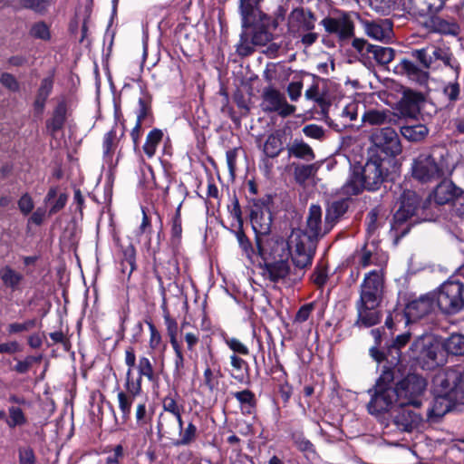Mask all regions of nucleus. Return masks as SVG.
I'll list each match as a JSON object with an SVG mask.
<instances>
[{
	"mask_svg": "<svg viewBox=\"0 0 464 464\" xmlns=\"http://www.w3.org/2000/svg\"><path fill=\"white\" fill-rule=\"evenodd\" d=\"M288 157H295L305 160H313L315 158L312 148L302 140H295L286 146Z\"/></svg>",
	"mask_w": 464,
	"mask_h": 464,
	"instance_id": "2f4dec72",
	"label": "nucleus"
},
{
	"mask_svg": "<svg viewBox=\"0 0 464 464\" xmlns=\"http://www.w3.org/2000/svg\"><path fill=\"white\" fill-rule=\"evenodd\" d=\"M314 14L303 8L294 9L288 16V24L292 31H311L314 28Z\"/></svg>",
	"mask_w": 464,
	"mask_h": 464,
	"instance_id": "412c9836",
	"label": "nucleus"
},
{
	"mask_svg": "<svg viewBox=\"0 0 464 464\" xmlns=\"http://www.w3.org/2000/svg\"><path fill=\"white\" fill-rule=\"evenodd\" d=\"M450 394V391L445 389L443 393L435 397L431 407L427 411L426 416L428 420L434 421L439 420L450 411L456 403H459V401H456Z\"/></svg>",
	"mask_w": 464,
	"mask_h": 464,
	"instance_id": "6ab92c4d",
	"label": "nucleus"
},
{
	"mask_svg": "<svg viewBox=\"0 0 464 464\" xmlns=\"http://www.w3.org/2000/svg\"><path fill=\"white\" fill-rule=\"evenodd\" d=\"M398 117L389 110H369L366 111L362 120L364 123L370 125H393L397 124Z\"/></svg>",
	"mask_w": 464,
	"mask_h": 464,
	"instance_id": "a878e982",
	"label": "nucleus"
},
{
	"mask_svg": "<svg viewBox=\"0 0 464 464\" xmlns=\"http://www.w3.org/2000/svg\"><path fill=\"white\" fill-rule=\"evenodd\" d=\"M411 56L417 60L423 67L428 70L433 63L432 56L428 53L426 49H417L411 52Z\"/></svg>",
	"mask_w": 464,
	"mask_h": 464,
	"instance_id": "13d9d810",
	"label": "nucleus"
},
{
	"mask_svg": "<svg viewBox=\"0 0 464 464\" xmlns=\"http://www.w3.org/2000/svg\"><path fill=\"white\" fill-rule=\"evenodd\" d=\"M146 324H148L150 332V337L149 342L150 348L154 351L158 349L161 343V335L152 322L146 321Z\"/></svg>",
	"mask_w": 464,
	"mask_h": 464,
	"instance_id": "0e129e2a",
	"label": "nucleus"
},
{
	"mask_svg": "<svg viewBox=\"0 0 464 464\" xmlns=\"http://www.w3.org/2000/svg\"><path fill=\"white\" fill-rule=\"evenodd\" d=\"M235 234L238 241V244L242 248L243 252L245 253L246 256L247 258H251L252 255L255 253V250L252 246L250 240L244 233L243 228L238 227V229L236 231Z\"/></svg>",
	"mask_w": 464,
	"mask_h": 464,
	"instance_id": "6e6d98bb",
	"label": "nucleus"
},
{
	"mask_svg": "<svg viewBox=\"0 0 464 464\" xmlns=\"http://www.w3.org/2000/svg\"><path fill=\"white\" fill-rule=\"evenodd\" d=\"M411 337V334L409 332L399 334L387 346L386 353L380 351L376 347H372L370 354L378 362L386 361L390 365L396 366L401 360V349L409 343Z\"/></svg>",
	"mask_w": 464,
	"mask_h": 464,
	"instance_id": "ddd939ff",
	"label": "nucleus"
},
{
	"mask_svg": "<svg viewBox=\"0 0 464 464\" xmlns=\"http://www.w3.org/2000/svg\"><path fill=\"white\" fill-rule=\"evenodd\" d=\"M36 325V320L31 319L27 320L24 323H14L9 324L8 326V332L9 334H17L21 332H27L33 328H34Z\"/></svg>",
	"mask_w": 464,
	"mask_h": 464,
	"instance_id": "680f3d73",
	"label": "nucleus"
},
{
	"mask_svg": "<svg viewBox=\"0 0 464 464\" xmlns=\"http://www.w3.org/2000/svg\"><path fill=\"white\" fill-rule=\"evenodd\" d=\"M363 27L365 34L377 41L387 42L392 36V26L389 20L364 21Z\"/></svg>",
	"mask_w": 464,
	"mask_h": 464,
	"instance_id": "5701e85b",
	"label": "nucleus"
},
{
	"mask_svg": "<svg viewBox=\"0 0 464 464\" xmlns=\"http://www.w3.org/2000/svg\"><path fill=\"white\" fill-rule=\"evenodd\" d=\"M30 34L34 38L42 40H48L50 38L49 28L44 22L35 23L30 30Z\"/></svg>",
	"mask_w": 464,
	"mask_h": 464,
	"instance_id": "bf43d9fd",
	"label": "nucleus"
},
{
	"mask_svg": "<svg viewBox=\"0 0 464 464\" xmlns=\"http://www.w3.org/2000/svg\"><path fill=\"white\" fill-rule=\"evenodd\" d=\"M371 6L383 14L390 13L394 5V0H370Z\"/></svg>",
	"mask_w": 464,
	"mask_h": 464,
	"instance_id": "69168bd1",
	"label": "nucleus"
},
{
	"mask_svg": "<svg viewBox=\"0 0 464 464\" xmlns=\"http://www.w3.org/2000/svg\"><path fill=\"white\" fill-rule=\"evenodd\" d=\"M390 160L378 155L372 156L363 167L355 169L342 187L345 195H357L363 188L377 190L388 176Z\"/></svg>",
	"mask_w": 464,
	"mask_h": 464,
	"instance_id": "20e7f679",
	"label": "nucleus"
},
{
	"mask_svg": "<svg viewBox=\"0 0 464 464\" xmlns=\"http://www.w3.org/2000/svg\"><path fill=\"white\" fill-rule=\"evenodd\" d=\"M464 284L459 281L443 283L437 292V307L445 314H456L464 310Z\"/></svg>",
	"mask_w": 464,
	"mask_h": 464,
	"instance_id": "39448f33",
	"label": "nucleus"
},
{
	"mask_svg": "<svg viewBox=\"0 0 464 464\" xmlns=\"http://www.w3.org/2000/svg\"><path fill=\"white\" fill-rule=\"evenodd\" d=\"M283 150L282 134L280 132H275L268 135L263 147V151L266 156L274 159L277 157Z\"/></svg>",
	"mask_w": 464,
	"mask_h": 464,
	"instance_id": "72a5a7b5",
	"label": "nucleus"
},
{
	"mask_svg": "<svg viewBox=\"0 0 464 464\" xmlns=\"http://www.w3.org/2000/svg\"><path fill=\"white\" fill-rule=\"evenodd\" d=\"M136 421L139 426H144L151 420V414L148 412L145 403H140L136 408Z\"/></svg>",
	"mask_w": 464,
	"mask_h": 464,
	"instance_id": "e2e57ef3",
	"label": "nucleus"
},
{
	"mask_svg": "<svg viewBox=\"0 0 464 464\" xmlns=\"http://www.w3.org/2000/svg\"><path fill=\"white\" fill-rule=\"evenodd\" d=\"M371 400L368 402V411L372 415H378L388 411L394 404L399 405V396L395 388H383L381 385H375L369 390Z\"/></svg>",
	"mask_w": 464,
	"mask_h": 464,
	"instance_id": "9d476101",
	"label": "nucleus"
},
{
	"mask_svg": "<svg viewBox=\"0 0 464 464\" xmlns=\"http://www.w3.org/2000/svg\"><path fill=\"white\" fill-rule=\"evenodd\" d=\"M412 177L422 183H428L444 176V164L430 154H420L411 165Z\"/></svg>",
	"mask_w": 464,
	"mask_h": 464,
	"instance_id": "0eeeda50",
	"label": "nucleus"
},
{
	"mask_svg": "<svg viewBox=\"0 0 464 464\" xmlns=\"http://www.w3.org/2000/svg\"><path fill=\"white\" fill-rule=\"evenodd\" d=\"M175 353L174 359V374L178 376H181L183 374L184 367H185V358L182 352L181 345H173L172 346Z\"/></svg>",
	"mask_w": 464,
	"mask_h": 464,
	"instance_id": "4d7b16f0",
	"label": "nucleus"
},
{
	"mask_svg": "<svg viewBox=\"0 0 464 464\" xmlns=\"http://www.w3.org/2000/svg\"><path fill=\"white\" fill-rule=\"evenodd\" d=\"M53 87V77L48 76L42 80L40 87L37 91V94L34 102V109L36 113H43L46 100L51 94Z\"/></svg>",
	"mask_w": 464,
	"mask_h": 464,
	"instance_id": "7c9ffc66",
	"label": "nucleus"
},
{
	"mask_svg": "<svg viewBox=\"0 0 464 464\" xmlns=\"http://www.w3.org/2000/svg\"><path fill=\"white\" fill-rule=\"evenodd\" d=\"M385 278L382 269L372 270L364 275L360 285L359 298L355 303L357 320L355 325L371 327L380 323L379 311L384 297Z\"/></svg>",
	"mask_w": 464,
	"mask_h": 464,
	"instance_id": "7ed1b4c3",
	"label": "nucleus"
},
{
	"mask_svg": "<svg viewBox=\"0 0 464 464\" xmlns=\"http://www.w3.org/2000/svg\"><path fill=\"white\" fill-rule=\"evenodd\" d=\"M0 277L6 287L16 290L24 276L10 266H5L0 270Z\"/></svg>",
	"mask_w": 464,
	"mask_h": 464,
	"instance_id": "e433bc0d",
	"label": "nucleus"
},
{
	"mask_svg": "<svg viewBox=\"0 0 464 464\" xmlns=\"http://www.w3.org/2000/svg\"><path fill=\"white\" fill-rule=\"evenodd\" d=\"M162 137L163 132L159 129L150 130L147 135L145 144L143 145V151L149 158H152L155 155L156 149L160 143Z\"/></svg>",
	"mask_w": 464,
	"mask_h": 464,
	"instance_id": "58836bf2",
	"label": "nucleus"
},
{
	"mask_svg": "<svg viewBox=\"0 0 464 464\" xmlns=\"http://www.w3.org/2000/svg\"><path fill=\"white\" fill-rule=\"evenodd\" d=\"M250 221L256 233V245L258 256L266 259V249L264 246V237L271 230L272 214L265 206L254 205L250 211Z\"/></svg>",
	"mask_w": 464,
	"mask_h": 464,
	"instance_id": "6e6552de",
	"label": "nucleus"
},
{
	"mask_svg": "<svg viewBox=\"0 0 464 464\" xmlns=\"http://www.w3.org/2000/svg\"><path fill=\"white\" fill-rule=\"evenodd\" d=\"M347 204L343 200L334 201L326 209L324 218V232L328 233L338 221V219L346 212Z\"/></svg>",
	"mask_w": 464,
	"mask_h": 464,
	"instance_id": "c756f323",
	"label": "nucleus"
},
{
	"mask_svg": "<svg viewBox=\"0 0 464 464\" xmlns=\"http://www.w3.org/2000/svg\"><path fill=\"white\" fill-rule=\"evenodd\" d=\"M162 409L163 411L161 413L179 415V412L184 411V406L177 402L175 396L169 394L162 400Z\"/></svg>",
	"mask_w": 464,
	"mask_h": 464,
	"instance_id": "09e8293b",
	"label": "nucleus"
},
{
	"mask_svg": "<svg viewBox=\"0 0 464 464\" xmlns=\"http://www.w3.org/2000/svg\"><path fill=\"white\" fill-rule=\"evenodd\" d=\"M225 343L234 352V354L247 355L249 353L247 346L237 338H226Z\"/></svg>",
	"mask_w": 464,
	"mask_h": 464,
	"instance_id": "052dcab7",
	"label": "nucleus"
},
{
	"mask_svg": "<svg viewBox=\"0 0 464 464\" xmlns=\"http://www.w3.org/2000/svg\"><path fill=\"white\" fill-rule=\"evenodd\" d=\"M164 322L171 346L180 344L178 341L179 326L177 321L167 314L164 315Z\"/></svg>",
	"mask_w": 464,
	"mask_h": 464,
	"instance_id": "3c124183",
	"label": "nucleus"
},
{
	"mask_svg": "<svg viewBox=\"0 0 464 464\" xmlns=\"http://www.w3.org/2000/svg\"><path fill=\"white\" fill-rule=\"evenodd\" d=\"M125 135V125L117 123L104 134L102 143L103 160L110 166L116 165L121 155V140Z\"/></svg>",
	"mask_w": 464,
	"mask_h": 464,
	"instance_id": "9b49d317",
	"label": "nucleus"
},
{
	"mask_svg": "<svg viewBox=\"0 0 464 464\" xmlns=\"http://www.w3.org/2000/svg\"><path fill=\"white\" fill-rule=\"evenodd\" d=\"M67 119V104L64 100L60 101L54 108L52 117L46 121L48 132L53 137L62 130Z\"/></svg>",
	"mask_w": 464,
	"mask_h": 464,
	"instance_id": "cd10ccee",
	"label": "nucleus"
},
{
	"mask_svg": "<svg viewBox=\"0 0 464 464\" xmlns=\"http://www.w3.org/2000/svg\"><path fill=\"white\" fill-rule=\"evenodd\" d=\"M461 189L452 181L443 180L435 187L432 193L423 202L415 191L404 190L399 198V208L393 214L391 222L390 233L394 238L395 244L405 237L415 224L432 219L433 215L429 213L431 199L439 206L452 204L459 193H461Z\"/></svg>",
	"mask_w": 464,
	"mask_h": 464,
	"instance_id": "f257e3e1",
	"label": "nucleus"
},
{
	"mask_svg": "<svg viewBox=\"0 0 464 464\" xmlns=\"http://www.w3.org/2000/svg\"><path fill=\"white\" fill-rule=\"evenodd\" d=\"M441 386L450 391V395L456 401L464 403V371H449L441 382Z\"/></svg>",
	"mask_w": 464,
	"mask_h": 464,
	"instance_id": "4be33fe9",
	"label": "nucleus"
},
{
	"mask_svg": "<svg viewBox=\"0 0 464 464\" xmlns=\"http://www.w3.org/2000/svg\"><path fill=\"white\" fill-rule=\"evenodd\" d=\"M51 5L50 0H17L14 10L28 9L35 14H44Z\"/></svg>",
	"mask_w": 464,
	"mask_h": 464,
	"instance_id": "f704fd0d",
	"label": "nucleus"
},
{
	"mask_svg": "<svg viewBox=\"0 0 464 464\" xmlns=\"http://www.w3.org/2000/svg\"><path fill=\"white\" fill-rule=\"evenodd\" d=\"M429 129L425 124L408 121L400 126L401 135L411 142H420L429 134Z\"/></svg>",
	"mask_w": 464,
	"mask_h": 464,
	"instance_id": "bb28decb",
	"label": "nucleus"
},
{
	"mask_svg": "<svg viewBox=\"0 0 464 464\" xmlns=\"http://www.w3.org/2000/svg\"><path fill=\"white\" fill-rule=\"evenodd\" d=\"M352 45L362 55L372 53L379 65L389 64L395 56L392 48L372 44L362 38H354Z\"/></svg>",
	"mask_w": 464,
	"mask_h": 464,
	"instance_id": "2eb2a0df",
	"label": "nucleus"
},
{
	"mask_svg": "<svg viewBox=\"0 0 464 464\" xmlns=\"http://www.w3.org/2000/svg\"><path fill=\"white\" fill-rule=\"evenodd\" d=\"M321 224L322 209L318 205H312L306 218L305 229H294L286 243L283 240L275 242L282 250L287 247L295 269L302 271V276L312 265L318 239L326 234L322 232Z\"/></svg>",
	"mask_w": 464,
	"mask_h": 464,
	"instance_id": "f03ea898",
	"label": "nucleus"
},
{
	"mask_svg": "<svg viewBox=\"0 0 464 464\" xmlns=\"http://www.w3.org/2000/svg\"><path fill=\"white\" fill-rule=\"evenodd\" d=\"M19 464H34L35 456L34 450L30 447L19 449Z\"/></svg>",
	"mask_w": 464,
	"mask_h": 464,
	"instance_id": "774afa93",
	"label": "nucleus"
},
{
	"mask_svg": "<svg viewBox=\"0 0 464 464\" xmlns=\"http://www.w3.org/2000/svg\"><path fill=\"white\" fill-rule=\"evenodd\" d=\"M255 45L264 46L272 40V34L263 26H257L254 29L251 37Z\"/></svg>",
	"mask_w": 464,
	"mask_h": 464,
	"instance_id": "5fc2aeb1",
	"label": "nucleus"
},
{
	"mask_svg": "<svg viewBox=\"0 0 464 464\" xmlns=\"http://www.w3.org/2000/svg\"><path fill=\"white\" fill-rule=\"evenodd\" d=\"M318 170L316 164L296 165L294 170L295 179L299 184H304L307 179L314 177Z\"/></svg>",
	"mask_w": 464,
	"mask_h": 464,
	"instance_id": "79ce46f5",
	"label": "nucleus"
},
{
	"mask_svg": "<svg viewBox=\"0 0 464 464\" xmlns=\"http://www.w3.org/2000/svg\"><path fill=\"white\" fill-rule=\"evenodd\" d=\"M303 132L305 136L316 140H323L324 137V130L316 124H309L304 126Z\"/></svg>",
	"mask_w": 464,
	"mask_h": 464,
	"instance_id": "338daca9",
	"label": "nucleus"
},
{
	"mask_svg": "<svg viewBox=\"0 0 464 464\" xmlns=\"http://www.w3.org/2000/svg\"><path fill=\"white\" fill-rule=\"evenodd\" d=\"M179 439L173 442L175 446H188L194 442L198 436V428L193 422H188V425L177 432Z\"/></svg>",
	"mask_w": 464,
	"mask_h": 464,
	"instance_id": "4c0bfd02",
	"label": "nucleus"
},
{
	"mask_svg": "<svg viewBox=\"0 0 464 464\" xmlns=\"http://www.w3.org/2000/svg\"><path fill=\"white\" fill-rule=\"evenodd\" d=\"M293 441L294 445L302 451L306 458H309L310 456L314 457L316 455L314 444L303 434H294Z\"/></svg>",
	"mask_w": 464,
	"mask_h": 464,
	"instance_id": "c03bdc74",
	"label": "nucleus"
},
{
	"mask_svg": "<svg viewBox=\"0 0 464 464\" xmlns=\"http://www.w3.org/2000/svg\"><path fill=\"white\" fill-rule=\"evenodd\" d=\"M240 13L242 15V26L248 27L256 17H261V0H239Z\"/></svg>",
	"mask_w": 464,
	"mask_h": 464,
	"instance_id": "c85d7f7f",
	"label": "nucleus"
},
{
	"mask_svg": "<svg viewBox=\"0 0 464 464\" xmlns=\"http://www.w3.org/2000/svg\"><path fill=\"white\" fill-rule=\"evenodd\" d=\"M313 283L319 288H322L328 280V267L324 263H319L312 274Z\"/></svg>",
	"mask_w": 464,
	"mask_h": 464,
	"instance_id": "8fccbe9b",
	"label": "nucleus"
},
{
	"mask_svg": "<svg viewBox=\"0 0 464 464\" xmlns=\"http://www.w3.org/2000/svg\"><path fill=\"white\" fill-rule=\"evenodd\" d=\"M321 23L327 33L336 34L342 41L350 39L354 34L353 22L346 13L337 17H326Z\"/></svg>",
	"mask_w": 464,
	"mask_h": 464,
	"instance_id": "f3484780",
	"label": "nucleus"
},
{
	"mask_svg": "<svg viewBox=\"0 0 464 464\" xmlns=\"http://www.w3.org/2000/svg\"><path fill=\"white\" fill-rule=\"evenodd\" d=\"M137 370L140 376L146 377L149 381L154 382L156 380L154 367L149 358L145 356L140 357Z\"/></svg>",
	"mask_w": 464,
	"mask_h": 464,
	"instance_id": "de8ad7c7",
	"label": "nucleus"
},
{
	"mask_svg": "<svg viewBox=\"0 0 464 464\" xmlns=\"http://www.w3.org/2000/svg\"><path fill=\"white\" fill-rule=\"evenodd\" d=\"M372 144L389 158H395L402 151V145L397 131L391 126L377 128L370 136Z\"/></svg>",
	"mask_w": 464,
	"mask_h": 464,
	"instance_id": "1a4fd4ad",
	"label": "nucleus"
},
{
	"mask_svg": "<svg viewBox=\"0 0 464 464\" xmlns=\"http://www.w3.org/2000/svg\"><path fill=\"white\" fill-rule=\"evenodd\" d=\"M424 26L432 33L440 34H448L456 36L459 34V25L454 19H444L440 16L431 14L430 17L424 22Z\"/></svg>",
	"mask_w": 464,
	"mask_h": 464,
	"instance_id": "aec40b11",
	"label": "nucleus"
},
{
	"mask_svg": "<svg viewBox=\"0 0 464 464\" xmlns=\"http://www.w3.org/2000/svg\"><path fill=\"white\" fill-rule=\"evenodd\" d=\"M427 389L426 380L416 373H410L396 383L399 406L420 408Z\"/></svg>",
	"mask_w": 464,
	"mask_h": 464,
	"instance_id": "423d86ee",
	"label": "nucleus"
},
{
	"mask_svg": "<svg viewBox=\"0 0 464 464\" xmlns=\"http://www.w3.org/2000/svg\"><path fill=\"white\" fill-rule=\"evenodd\" d=\"M220 371L211 369L210 365L208 364L203 372V384L208 389L209 392H213L218 390L219 384Z\"/></svg>",
	"mask_w": 464,
	"mask_h": 464,
	"instance_id": "a18cd8bd",
	"label": "nucleus"
},
{
	"mask_svg": "<svg viewBox=\"0 0 464 464\" xmlns=\"http://www.w3.org/2000/svg\"><path fill=\"white\" fill-rule=\"evenodd\" d=\"M435 297V294L429 293L409 302L404 315L408 320H417L428 315L437 307Z\"/></svg>",
	"mask_w": 464,
	"mask_h": 464,
	"instance_id": "a211bd4d",
	"label": "nucleus"
},
{
	"mask_svg": "<svg viewBox=\"0 0 464 464\" xmlns=\"http://www.w3.org/2000/svg\"><path fill=\"white\" fill-rule=\"evenodd\" d=\"M234 398L240 403L242 408H249L246 412L251 413L250 409L256 407V395L250 390H243L233 393Z\"/></svg>",
	"mask_w": 464,
	"mask_h": 464,
	"instance_id": "49530a36",
	"label": "nucleus"
},
{
	"mask_svg": "<svg viewBox=\"0 0 464 464\" xmlns=\"http://www.w3.org/2000/svg\"><path fill=\"white\" fill-rule=\"evenodd\" d=\"M443 348L448 353L453 355H464V335L453 334L443 343Z\"/></svg>",
	"mask_w": 464,
	"mask_h": 464,
	"instance_id": "c9c22d12",
	"label": "nucleus"
},
{
	"mask_svg": "<svg viewBox=\"0 0 464 464\" xmlns=\"http://www.w3.org/2000/svg\"><path fill=\"white\" fill-rule=\"evenodd\" d=\"M440 343L432 336H420L410 347V356L425 363H437Z\"/></svg>",
	"mask_w": 464,
	"mask_h": 464,
	"instance_id": "4468645a",
	"label": "nucleus"
},
{
	"mask_svg": "<svg viewBox=\"0 0 464 464\" xmlns=\"http://www.w3.org/2000/svg\"><path fill=\"white\" fill-rule=\"evenodd\" d=\"M261 274L266 279L276 283L288 276L290 266L286 260L280 259L273 262H265V264L261 266Z\"/></svg>",
	"mask_w": 464,
	"mask_h": 464,
	"instance_id": "b1692460",
	"label": "nucleus"
},
{
	"mask_svg": "<svg viewBox=\"0 0 464 464\" xmlns=\"http://www.w3.org/2000/svg\"><path fill=\"white\" fill-rule=\"evenodd\" d=\"M263 110L267 112H276L281 117H287L295 113V106L289 104L284 93L274 87H266L262 92Z\"/></svg>",
	"mask_w": 464,
	"mask_h": 464,
	"instance_id": "f8f14e48",
	"label": "nucleus"
},
{
	"mask_svg": "<svg viewBox=\"0 0 464 464\" xmlns=\"http://www.w3.org/2000/svg\"><path fill=\"white\" fill-rule=\"evenodd\" d=\"M410 406H400L392 416V423L402 432H411L423 422V415L419 408L410 409Z\"/></svg>",
	"mask_w": 464,
	"mask_h": 464,
	"instance_id": "dca6fc26",
	"label": "nucleus"
},
{
	"mask_svg": "<svg viewBox=\"0 0 464 464\" xmlns=\"http://www.w3.org/2000/svg\"><path fill=\"white\" fill-rule=\"evenodd\" d=\"M9 417L5 419L7 426L11 429L16 426H23L26 424L27 419L21 408L11 406L8 409Z\"/></svg>",
	"mask_w": 464,
	"mask_h": 464,
	"instance_id": "37998d69",
	"label": "nucleus"
},
{
	"mask_svg": "<svg viewBox=\"0 0 464 464\" xmlns=\"http://www.w3.org/2000/svg\"><path fill=\"white\" fill-rule=\"evenodd\" d=\"M231 366L233 367L235 373H231V376L238 381L239 382H243L246 376H248L249 366L248 363L243 360L242 358L237 356L236 354H232L230 356Z\"/></svg>",
	"mask_w": 464,
	"mask_h": 464,
	"instance_id": "a19ab883",
	"label": "nucleus"
},
{
	"mask_svg": "<svg viewBox=\"0 0 464 464\" xmlns=\"http://www.w3.org/2000/svg\"><path fill=\"white\" fill-rule=\"evenodd\" d=\"M134 398L135 396L124 392H120L118 393L119 408L124 418H129Z\"/></svg>",
	"mask_w": 464,
	"mask_h": 464,
	"instance_id": "864d4df0",
	"label": "nucleus"
},
{
	"mask_svg": "<svg viewBox=\"0 0 464 464\" xmlns=\"http://www.w3.org/2000/svg\"><path fill=\"white\" fill-rule=\"evenodd\" d=\"M179 415H171L169 413H160L158 421V430L162 436L171 439L177 435L178 427H176V418Z\"/></svg>",
	"mask_w": 464,
	"mask_h": 464,
	"instance_id": "473e14b6",
	"label": "nucleus"
},
{
	"mask_svg": "<svg viewBox=\"0 0 464 464\" xmlns=\"http://www.w3.org/2000/svg\"><path fill=\"white\" fill-rule=\"evenodd\" d=\"M395 71L402 75H406L410 80L420 84H425L429 78V72L423 68H420L414 62L403 58L395 67Z\"/></svg>",
	"mask_w": 464,
	"mask_h": 464,
	"instance_id": "393cba45",
	"label": "nucleus"
},
{
	"mask_svg": "<svg viewBox=\"0 0 464 464\" xmlns=\"http://www.w3.org/2000/svg\"><path fill=\"white\" fill-rule=\"evenodd\" d=\"M445 5V0H420L415 5V9L420 15L440 12Z\"/></svg>",
	"mask_w": 464,
	"mask_h": 464,
	"instance_id": "ea45409f",
	"label": "nucleus"
},
{
	"mask_svg": "<svg viewBox=\"0 0 464 464\" xmlns=\"http://www.w3.org/2000/svg\"><path fill=\"white\" fill-rule=\"evenodd\" d=\"M255 44L252 39H249L246 34H240V40L236 46L237 53L239 56L245 57L250 55L254 52Z\"/></svg>",
	"mask_w": 464,
	"mask_h": 464,
	"instance_id": "603ef678",
	"label": "nucleus"
}]
</instances>
